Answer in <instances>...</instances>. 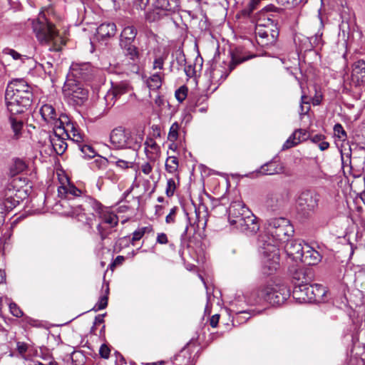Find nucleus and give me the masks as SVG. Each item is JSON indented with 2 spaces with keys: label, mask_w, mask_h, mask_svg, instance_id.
<instances>
[{
  "label": "nucleus",
  "mask_w": 365,
  "mask_h": 365,
  "mask_svg": "<svg viewBox=\"0 0 365 365\" xmlns=\"http://www.w3.org/2000/svg\"><path fill=\"white\" fill-rule=\"evenodd\" d=\"M319 195L311 190H304L299 195L297 201V209L304 215H309L318 207Z\"/></svg>",
  "instance_id": "nucleus-11"
},
{
  "label": "nucleus",
  "mask_w": 365,
  "mask_h": 365,
  "mask_svg": "<svg viewBox=\"0 0 365 365\" xmlns=\"http://www.w3.org/2000/svg\"><path fill=\"white\" fill-rule=\"evenodd\" d=\"M18 180H21V178L18 177L12 179L6 184L0 194L3 197L6 198V200H9L10 207L14 206L16 207L24 197V190L19 188L16 184Z\"/></svg>",
  "instance_id": "nucleus-12"
},
{
  "label": "nucleus",
  "mask_w": 365,
  "mask_h": 365,
  "mask_svg": "<svg viewBox=\"0 0 365 365\" xmlns=\"http://www.w3.org/2000/svg\"><path fill=\"white\" fill-rule=\"evenodd\" d=\"M300 142H302V140L300 138V136L299 135L297 138V141H292V138H289L285 143H284L282 146V150H287L289 149L297 144H299Z\"/></svg>",
  "instance_id": "nucleus-57"
},
{
  "label": "nucleus",
  "mask_w": 365,
  "mask_h": 365,
  "mask_svg": "<svg viewBox=\"0 0 365 365\" xmlns=\"http://www.w3.org/2000/svg\"><path fill=\"white\" fill-rule=\"evenodd\" d=\"M110 348L106 344H103L99 349L100 356L103 359H108L110 356Z\"/></svg>",
  "instance_id": "nucleus-58"
},
{
  "label": "nucleus",
  "mask_w": 365,
  "mask_h": 365,
  "mask_svg": "<svg viewBox=\"0 0 365 365\" xmlns=\"http://www.w3.org/2000/svg\"><path fill=\"white\" fill-rule=\"evenodd\" d=\"M290 297V289L284 284L269 281L252 290L248 301L252 304L267 302L272 305L283 304Z\"/></svg>",
  "instance_id": "nucleus-4"
},
{
  "label": "nucleus",
  "mask_w": 365,
  "mask_h": 365,
  "mask_svg": "<svg viewBox=\"0 0 365 365\" xmlns=\"http://www.w3.org/2000/svg\"><path fill=\"white\" fill-rule=\"evenodd\" d=\"M303 252V257L299 262L306 265H316L322 260V255L319 252L309 245H306L305 247H304Z\"/></svg>",
  "instance_id": "nucleus-21"
},
{
  "label": "nucleus",
  "mask_w": 365,
  "mask_h": 365,
  "mask_svg": "<svg viewBox=\"0 0 365 365\" xmlns=\"http://www.w3.org/2000/svg\"><path fill=\"white\" fill-rule=\"evenodd\" d=\"M61 185L58 187V195L64 198L65 200L60 202L61 205L62 207H66L67 205L69 208L63 212V214L66 215V213L71 210V205L74 203L77 205H80L81 204H77L76 200L71 198L72 197H78L81 195L82 192L81 190L77 188L74 185L71 184L68 179L67 178H65V182H61ZM66 216H68L66 215Z\"/></svg>",
  "instance_id": "nucleus-9"
},
{
  "label": "nucleus",
  "mask_w": 365,
  "mask_h": 365,
  "mask_svg": "<svg viewBox=\"0 0 365 365\" xmlns=\"http://www.w3.org/2000/svg\"><path fill=\"white\" fill-rule=\"evenodd\" d=\"M179 129L180 125L178 124V123L175 122L172 124V125L170 128V130L168 135V139L169 141L174 143L175 140H177L178 138Z\"/></svg>",
  "instance_id": "nucleus-40"
},
{
  "label": "nucleus",
  "mask_w": 365,
  "mask_h": 365,
  "mask_svg": "<svg viewBox=\"0 0 365 365\" xmlns=\"http://www.w3.org/2000/svg\"><path fill=\"white\" fill-rule=\"evenodd\" d=\"M252 57L253 56H245L239 50H236L232 53V59L229 63L222 62L212 66L210 73L211 82L214 84H220L227 78L236 66Z\"/></svg>",
  "instance_id": "nucleus-7"
},
{
  "label": "nucleus",
  "mask_w": 365,
  "mask_h": 365,
  "mask_svg": "<svg viewBox=\"0 0 365 365\" xmlns=\"http://www.w3.org/2000/svg\"><path fill=\"white\" fill-rule=\"evenodd\" d=\"M125 261V257L121 255H118L116 257V258L113 260L112 263L109 265V267L110 269L113 270L114 268H115L117 266L121 265L123 262Z\"/></svg>",
  "instance_id": "nucleus-59"
},
{
  "label": "nucleus",
  "mask_w": 365,
  "mask_h": 365,
  "mask_svg": "<svg viewBox=\"0 0 365 365\" xmlns=\"http://www.w3.org/2000/svg\"><path fill=\"white\" fill-rule=\"evenodd\" d=\"M351 83L355 86L365 83V61L359 60L354 63L351 72Z\"/></svg>",
  "instance_id": "nucleus-19"
},
{
  "label": "nucleus",
  "mask_w": 365,
  "mask_h": 365,
  "mask_svg": "<svg viewBox=\"0 0 365 365\" xmlns=\"http://www.w3.org/2000/svg\"><path fill=\"white\" fill-rule=\"evenodd\" d=\"M334 134L336 137L344 140L346 138V133L344 130L342 125L339 123H336L334 127Z\"/></svg>",
  "instance_id": "nucleus-51"
},
{
  "label": "nucleus",
  "mask_w": 365,
  "mask_h": 365,
  "mask_svg": "<svg viewBox=\"0 0 365 365\" xmlns=\"http://www.w3.org/2000/svg\"><path fill=\"white\" fill-rule=\"evenodd\" d=\"M110 164H114L117 167L121 168V169H128V168L130 167L132 163L129 162V161H126V160H121V159H118L117 161H113V160H110Z\"/></svg>",
  "instance_id": "nucleus-54"
},
{
  "label": "nucleus",
  "mask_w": 365,
  "mask_h": 365,
  "mask_svg": "<svg viewBox=\"0 0 365 365\" xmlns=\"http://www.w3.org/2000/svg\"><path fill=\"white\" fill-rule=\"evenodd\" d=\"M32 24L36 38L42 45L47 46L51 51H59L61 49L65 41L53 24L46 19H38L34 21Z\"/></svg>",
  "instance_id": "nucleus-6"
},
{
  "label": "nucleus",
  "mask_w": 365,
  "mask_h": 365,
  "mask_svg": "<svg viewBox=\"0 0 365 365\" xmlns=\"http://www.w3.org/2000/svg\"><path fill=\"white\" fill-rule=\"evenodd\" d=\"M188 92V88L185 86H180L175 93L176 99L182 103L187 97Z\"/></svg>",
  "instance_id": "nucleus-46"
},
{
  "label": "nucleus",
  "mask_w": 365,
  "mask_h": 365,
  "mask_svg": "<svg viewBox=\"0 0 365 365\" xmlns=\"http://www.w3.org/2000/svg\"><path fill=\"white\" fill-rule=\"evenodd\" d=\"M40 114L43 120L53 127V129L61 130V125L68 120L66 115L61 114L58 116L55 108L51 104H43L40 108Z\"/></svg>",
  "instance_id": "nucleus-10"
},
{
  "label": "nucleus",
  "mask_w": 365,
  "mask_h": 365,
  "mask_svg": "<svg viewBox=\"0 0 365 365\" xmlns=\"http://www.w3.org/2000/svg\"><path fill=\"white\" fill-rule=\"evenodd\" d=\"M33 88L24 79L10 81L5 91V103L11 115L24 113L32 104Z\"/></svg>",
  "instance_id": "nucleus-3"
},
{
  "label": "nucleus",
  "mask_w": 365,
  "mask_h": 365,
  "mask_svg": "<svg viewBox=\"0 0 365 365\" xmlns=\"http://www.w3.org/2000/svg\"><path fill=\"white\" fill-rule=\"evenodd\" d=\"M307 244H302L297 240H287L285 242L284 251L287 256L295 262H299L303 257L304 247Z\"/></svg>",
  "instance_id": "nucleus-15"
},
{
  "label": "nucleus",
  "mask_w": 365,
  "mask_h": 365,
  "mask_svg": "<svg viewBox=\"0 0 365 365\" xmlns=\"http://www.w3.org/2000/svg\"><path fill=\"white\" fill-rule=\"evenodd\" d=\"M4 53L10 55L14 60L19 59L21 56L20 53L11 48H4L3 51Z\"/></svg>",
  "instance_id": "nucleus-60"
},
{
  "label": "nucleus",
  "mask_w": 365,
  "mask_h": 365,
  "mask_svg": "<svg viewBox=\"0 0 365 365\" xmlns=\"http://www.w3.org/2000/svg\"><path fill=\"white\" fill-rule=\"evenodd\" d=\"M262 22L257 24L256 29H255V33L259 36V38H260L262 39V43H264L263 41L264 39H266L267 40L266 42H268L269 36H268V28L263 27L264 24H262Z\"/></svg>",
  "instance_id": "nucleus-38"
},
{
  "label": "nucleus",
  "mask_w": 365,
  "mask_h": 365,
  "mask_svg": "<svg viewBox=\"0 0 365 365\" xmlns=\"http://www.w3.org/2000/svg\"><path fill=\"white\" fill-rule=\"evenodd\" d=\"M259 1L260 0H251L247 6L240 11V15L243 17H249Z\"/></svg>",
  "instance_id": "nucleus-43"
},
{
  "label": "nucleus",
  "mask_w": 365,
  "mask_h": 365,
  "mask_svg": "<svg viewBox=\"0 0 365 365\" xmlns=\"http://www.w3.org/2000/svg\"><path fill=\"white\" fill-rule=\"evenodd\" d=\"M66 138L62 131L53 129V135L50 136V142L57 155H62L67 149Z\"/></svg>",
  "instance_id": "nucleus-17"
},
{
  "label": "nucleus",
  "mask_w": 365,
  "mask_h": 365,
  "mask_svg": "<svg viewBox=\"0 0 365 365\" xmlns=\"http://www.w3.org/2000/svg\"><path fill=\"white\" fill-rule=\"evenodd\" d=\"M125 128L121 126L114 128L110 135L111 144L118 149L123 148V138L125 136Z\"/></svg>",
  "instance_id": "nucleus-24"
},
{
  "label": "nucleus",
  "mask_w": 365,
  "mask_h": 365,
  "mask_svg": "<svg viewBox=\"0 0 365 365\" xmlns=\"http://www.w3.org/2000/svg\"><path fill=\"white\" fill-rule=\"evenodd\" d=\"M66 123L61 125V130L63 135L66 138H70L72 140L81 143L83 141V135L80 130L76 126L75 123L71 122L68 118L66 120Z\"/></svg>",
  "instance_id": "nucleus-20"
},
{
  "label": "nucleus",
  "mask_w": 365,
  "mask_h": 365,
  "mask_svg": "<svg viewBox=\"0 0 365 365\" xmlns=\"http://www.w3.org/2000/svg\"><path fill=\"white\" fill-rule=\"evenodd\" d=\"M98 234L100 235L101 239L104 240L108 235L109 232H106L105 228L103 227L101 223H99L97 226Z\"/></svg>",
  "instance_id": "nucleus-62"
},
{
  "label": "nucleus",
  "mask_w": 365,
  "mask_h": 365,
  "mask_svg": "<svg viewBox=\"0 0 365 365\" xmlns=\"http://www.w3.org/2000/svg\"><path fill=\"white\" fill-rule=\"evenodd\" d=\"M277 2L287 8H291L299 5L302 2H305L306 0H276Z\"/></svg>",
  "instance_id": "nucleus-49"
},
{
  "label": "nucleus",
  "mask_w": 365,
  "mask_h": 365,
  "mask_svg": "<svg viewBox=\"0 0 365 365\" xmlns=\"http://www.w3.org/2000/svg\"><path fill=\"white\" fill-rule=\"evenodd\" d=\"M310 279L311 278L308 276L307 271L303 268L296 269L292 274L294 287H295V285H299L301 283H307L310 280Z\"/></svg>",
  "instance_id": "nucleus-32"
},
{
  "label": "nucleus",
  "mask_w": 365,
  "mask_h": 365,
  "mask_svg": "<svg viewBox=\"0 0 365 365\" xmlns=\"http://www.w3.org/2000/svg\"><path fill=\"white\" fill-rule=\"evenodd\" d=\"M93 167L99 170L105 169L108 163H110L108 159L105 158H101L93 161Z\"/></svg>",
  "instance_id": "nucleus-53"
},
{
  "label": "nucleus",
  "mask_w": 365,
  "mask_h": 365,
  "mask_svg": "<svg viewBox=\"0 0 365 365\" xmlns=\"http://www.w3.org/2000/svg\"><path fill=\"white\" fill-rule=\"evenodd\" d=\"M156 242L160 245H165L168 243V240L166 234L162 232L158 233L156 239Z\"/></svg>",
  "instance_id": "nucleus-64"
},
{
  "label": "nucleus",
  "mask_w": 365,
  "mask_h": 365,
  "mask_svg": "<svg viewBox=\"0 0 365 365\" xmlns=\"http://www.w3.org/2000/svg\"><path fill=\"white\" fill-rule=\"evenodd\" d=\"M166 172L175 175L178 180H179V160L175 156H169L165 160V165Z\"/></svg>",
  "instance_id": "nucleus-28"
},
{
  "label": "nucleus",
  "mask_w": 365,
  "mask_h": 365,
  "mask_svg": "<svg viewBox=\"0 0 365 365\" xmlns=\"http://www.w3.org/2000/svg\"><path fill=\"white\" fill-rule=\"evenodd\" d=\"M9 204L10 202L9 200H6V198L3 197V196L0 195V216H2L3 220L4 215L15 208L14 206L10 207Z\"/></svg>",
  "instance_id": "nucleus-39"
},
{
  "label": "nucleus",
  "mask_w": 365,
  "mask_h": 365,
  "mask_svg": "<svg viewBox=\"0 0 365 365\" xmlns=\"http://www.w3.org/2000/svg\"><path fill=\"white\" fill-rule=\"evenodd\" d=\"M227 212L228 221L234 228L247 235H253L259 230L257 217L242 202H232Z\"/></svg>",
  "instance_id": "nucleus-5"
},
{
  "label": "nucleus",
  "mask_w": 365,
  "mask_h": 365,
  "mask_svg": "<svg viewBox=\"0 0 365 365\" xmlns=\"http://www.w3.org/2000/svg\"><path fill=\"white\" fill-rule=\"evenodd\" d=\"M176 183L173 178H169L167 180L165 194L168 197L173 196L176 190Z\"/></svg>",
  "instance_id": "nucleus-45"
},
{
  "label": "nucleus",
  "mask_w": 365,
  "mask_h": 365,
  "mask_svg": "<svg viewBox=\"0 0 365 365\" xmlns=\"http://www.w3.org/2000/svg\"><path fill=\"white\" fill-rule=\"evenodd\" d=\"M9 310L11 314L16 317H21L24 314L20 307L14 302H10L9 304Z\"/></svg>",
  "instance_id": "nucleus-50"
},
{
  "label": "nucleus",
  "mask_w": 365,
  "mask_h": 365,
  "mask_svg": "<svg viewBox=\"0 0 365 365\" xmlns=\"http://www.w3.org/2000/svg\"><path fill=\"white\" fill-rule=\"evenodd\" d=\"M310 287L311 284L308 282L295 285L292 292L293 298L299 303L309 302Z\"/></svg>",
  "instance_id": "nucleus-22"
},
{
  "label": "nucleus",
  "mask_w": 365,
  "mask_h": 365,
  "mask_svg": "<svg viewBox=\"0 0 365 365\" xmlns=\"http://www.w3.org/2000/svg\"><path fill=\"white\" fill-rule=\"evenodd\" d=\"M91 210L95 211L102 222L109 225L110 227L118 225V217L113 212L106 210L100 202L90 197H85L80 205L73 203L71 205V210L67 212L66 215L76 219L86 227L88 231H91L93 229V221L96 219L93 213L87 212Z\"/></svg>",
  "instance_id": "nucleus-2"
},
{
  "label": "nucleus",
  "mask_w": 365,
  "mask_h": 365,
  "mask_svg": "<svg viewBox=\"0 0 365 365\" xmlns=\"http://www.w3.org/2000/svg\"><path fill=\"white\" fill-rule=\"evenodd\" d=\"M274 16L267 11H261L258 14V18L257 19V24L262 22L263 27L269 28L274 27L277 26L276 20L273 19Z\"/></svg>",
  "instance_id": "nucleus-30"
},
{
  "label": "nucleus",
  "mask_w": 365,
  "mask_h": 365,
  "mask_svg": "<svg viewBox=\"0 0 365 365\" xmlns=\"http://www.w3.org/2000/svg\"><path fill=\"white\" fill-rule=\"evenodd\" d=\"M279 35V31L277 28V26H274V27H269L268 28V42H264L265 44H272L275 42L277 36Z\"/></svg>",
  "instance_id": "nucleus-47"
},
{
  "label": "nucleus",
  "mask_w": 365,
  "mask_h": 365,
  "mask_svg": "<svg viewBox=\"0 0 365 365\" xmlns=\"http://www.w3.org/2000/svg\"><path fill=\"white\" fill-rule=\"evenodd\" d=\"M163 76L160 72L153 74L147 81L148 86L153 90L160 88Z\"/></svg>",
  "instance_id": "nucleus-34"
},
{
  "label": "nucleus",
  "mask_w": 365,
  "mask_h": 365,
  "mask_svg": "<svg viewBox=\"0 0 365 365\" xmlns=\"http://www.w3.org/2000/svg\"><path fill=\"white\" fill-rule=\"evenodd\" d=\"M137 35V29L133 26L125 27L120 36V43H134Z\"/></svg>",
  "instance_id": "nucleus-27"
},
{
  "label": "nucleus",
  "mask_w": 365,
  "mask_h": 365,
  "mask_svg": "<svg viewBox=\"0 0 365 365\" xmlns=\"http://www.w3.org/2000/svg\"><path fill=\"white\" fill-rule=\"evenodd\" d=\"M178 210V207H174L170 210V213L165 217L166 223L173 224L175 222V218Z\"/></svg>",
  "instance_id": "nucleus-55"
},
{
  "label": "nucleus",
  "mask_w": 365,
  "mask_h": 365,
  "mask_svg": "<svg viewBox=\"0 0 365 365\" xmlns=\"http://www.w3.org/2000/svg\"><path fill=\"white\" fill-rule=\"evenodd\" d=\"M9 122L11 124V127L14 133V137L16 138H19L21 135V131L23 128V122L20 120H17L16 118L11 116L9 118Z\"/></svg>",
  "instance_id": "nucleus-36"
},
{
  "label": "nucleus",
  "mask_w": 365,
  "mask_h": 365,
  "mask_svg": "<svg viewBox=\"0 0 365 365\" xmlns=\"http://www.w3.org/2000/svg\"><path fill=\"white\" fill-rule=\"evenodd\" d=\"M40 66L42 68L43 71L46 74H47L51 78L53 77L55 73V69L51 62L46 61L44 63H41Z\"/></svg>",
  "instance_id": "nucleus-48"
},
{
  "label": "nucleus",
  "mask_w": 365,
  "mask_h": 365,
  "mask_svg": "<svg viewBox=\"0 0 365 365\" xmlns=\"http://www.w3.org/2000/svg\"><path fill=\"white\" fill-rule=\"evenodd\" d=\"M294 227L289 220L284 217L272 218L267 221L265 233L260 235L259 242L262 254L265 257L264 266L268 274L276 271L279 265V246L287 242L294 234Z\"/></svg>",
  "instance_id": "nucleus-1"
},
{
  "label": "nucleus",
  "mask_w": 365,
  "mask_h": 365,
  "mask_svg": "<svg viewBox=\"0 0 365 365\" xmlns=\"http://www.w3.org/2000/svg\"><path fill=\"white\" fill-rule=\"evenodd\" d=\"M111 93L115 99L129 91V86L125 82H120L112 84Z\"/></svg>",
  "instance_id": "nucleus-33"
},
{
  "label": "nucleus",
  "mask_w": 365,
  "mask_h": 365,
  "mask_svg": "<svg viewBox=\"0 0 365 365\" xmlns=\"http://www.w3.org/2000/svg\"><path fill=\"white\" fill-rule=\"evenodd\" d=\"M152 232L153 227L151 226L138 228L133 233V237L130 240L131 245H135V242L140 240L145 233H150Z\"/></svg>",
  "instance_id": "nucleus-35"
},
{
  "label": "nucleus",
  "mask_w": 365,
  "mask_h": 365,
  "mask_svg": "<svg viewBox=\"0 0 365 365\" xmlns=\"http://www.w3.org/2000/svg\"><path fill=\"white\" fill-rule=\"evenodd\" d=\"M116 26L113 22H104L97 29V34L101 38H110L116 33Z\"/></svg>",
  "instance_id": "nucleus-25"
},
{
  "label": "nucleus",
  "mask_w": 365,
  "mask_h": 365,
  "mask_svg": "<svg viewBox=\"0 0 365 365\" xmlns=\"http://www.w3.org/2000/svg\"><path fill=\"white\" fill-rule=\"evenodd\" d=\"M289 199L288 192H274L267 197L266 205L271 210L275 211L283 207Z\"/></svg>",
  "instance_id": "nucleus-16"
},
{
  "label": "nucleus",
  "mask_w": 365,
  "mask_h": 365,
  "mask_svg": "<svg viewBox=\"0 0 365 365\" xmlns=\"http://www.w3.org/2000/svg\"><path fill=\"white\" fill-rule=\"evenodd\" d=\"M163 16L162 11L160 8L148 11L146 14V19L149 22H154L159 20Z\"/></svg>",
  "instance_id": "nucleus-42"
},
{
  "label": "nucleus",
  "mask_w": 365,
  "mask_h": 365,
  "mask_svg": "<svg viewBox=\"0 0 365 365\" xmlns=\"http://www.w3.org/2000/svg\"><path fill=\"white\" fill-rule=\"evenodd\" d=\"M71 72L76 78L89 81L93 76V68L90 63H76L71 66Z\"/></svg>",
  "instance_id": "nucleus-18"
},
{
  "label": "nucleus",
  "mask_w": 365,
  "mask_h": 365,
  "mask_svg": "<svg viewBox=\"0 0 365 365\" xmlns=\"http://www.w3.org/2000/svg\"><path fill=\"white\" fill-rule=\"evenodd\" d=\"M26 168L27 165L26 162L22 159L16 158L14 160L11 165L9 173L12 177H15L26 170Z\"/></svg>",
  "instance_id": "nucleus-31"
},
{
  "label": "nucleus",
  "mask_w": 365,
  "mask_h": 365,
  "mask_svg": "<svg viewBox=\"0 0 365 365\" xmlns=\"http://www.w3.org/2000/svg\"><path fill=\"white\" fill-rule=\"evenodd\" d=\"M165 58L166 57L163 56H156L153 63V68L162 70Z\"/></svg>",
  "instance_id": "nucleus-52"
},
{
  "label": "nucleus",
  "mask_w": 365,
  "mask_h": 365,
  "mask_svg": "<svg viewBox=\"0 0 365 365\" xmlns=\"http://www.w3.org/2000/svg\"><path fill=\"white\" fill-rule=\"evenodd\" d=\"M145 152L148 158L155 162L160 155V147L154 139L148 138L145 142Z\"/></svg>",
  "instance_id": "nucleus-23"
},
{
  "label": "nucleus",
  "mask_w": 365,
  "mask_h": 365,
  "mask_svg": "<svg viewBox=\"0 0 365 365\" xmlns=\"http://www.w3.org/2000/svg\"><path fill=\"white\" fill-rule=\"evenodd\" d=\"M144 133L137 128H125L123 138V148H129L135 150H138L143 140Z\"/></svg>",
  "instance_id": "nucleus-13"
},
{
  "label": "nucleus",
  "mask_w": 365,
  "mask_h": 365,
  "mask_svg": "<svg viewBox=\"0 0 365 365\" xmlns=\"http://www.w3.org/2000/svg\"><path fill=\"white\" fill-rule=\"evenodd\" d=\"M120 46L125 56L130 61V71L135 73H138L139 71L138 63L140 60V53L138 47L134 43H120Z\"/></svg>",
  "instance_id": "nucleus-14"
},
{
  "label": "nucleus",
  "mask_w": 365,
  "mask_h": 365,
  "mask_svg": "<svg viewBox=\"0 0 365 365\" xmlns=\"http://www.w3.org/2000/svg\"><path fill=\"white\" fill-rule=\"evenodd\" d=\"M305 96H302V103L300 105V110H299V115L301 116L307 114L309 110H310V105L308 102L304 101V99L305 98Z\"/></svg>",
  "instance_id": "nucleus-56"
},
{
  "label": "nucleus",
  "mask_w": 365,
  "mask_h": 365,
  "mask_svg": "<svg viewBox=\"0 0 365 365\" xmlns=\"http://www.w3.org/2000/svg\"><path fill=\"white\" fill-rule=\"evenodd\" d=\"M309 294V302H320L326 294V289L321 284H311Z\"/></svg>",
  "instance_id": "nucleus-26"
},
{
  "label": "nucleus",
  "mask_w": 365,
  "mask_h": 365,
  "mask_svg": "<svg viewBox=\"0 0 365 365\" xmlns=\"http://www.w3.org/2000/svg\"><path fill=\"white\" fill-rule=\"evenodd\" d=\"M81 150L83 153L88 155L89 157H92L94 155L95 152L93 148L88 145H84L81 148Z\"/></svg>",
  "instance_id": "nucleus-61"
},
{
  "label": "nucleus",
  "mask_w": 365,
  "mask_h": 365,
  "mask_svg": "<svg viewBox=\"0 0 365 365\" xmlns=\"http://www.w3.org/2000/svg\"><path fill=\"white\" fill-rule=\"evenodd\" d=\"M109 292L108 285H106V294L101 297L99 301L95 305L93 309L98 311L105 309L108 305V294Z\"/></svg>",
  "instance_id": "nucleus-41"
},
{
  "label": "nucleus",
  "mask_w": 365,
  "mask_h": 365,
  "mask_svg": "<svg viewBox=\"0 0 365 365\" xmlns=\"http://www.w3.org/2000/svg\"><path fill=\"white\" fill-rule=\"evenodd\" d=\"M280 170L275 163L270 162L262 166L260 172L264 175H274L279 173Z\"/></svg>",
  "instance_id": "nucleus-37"
},
{
  "label": "nucleus",
  "mask_w": 365,
  "mask_h": 365,
  "mask_svg": "<svg viewBox=\"0 0 365 365\" xmlns=\"http://www.w3.org/2000/svg\"><path fill=\"white\" fill-rule=\"evenodd\" d=\"M29 347V344L25 342L17 341L16 343V350L18 353L23 359L26 360L28 359V356L26 355V353L27 352Z\"/></svg>",
  "instance_id": "nucleus-44"
},
{
  "label": "nucleus",
  "mask_w": 365,
  "mask_h": 365,
  "mask_svg": "<svg viewBox=\"0 0 365 365\" xmlns=\"http://www.w3.org/2000/svg\"><path fill=\"white\" fill-rule=\"evenodd\" d=\"M64 98L69 103L76 106L83 105L87 100L88 91L83 85L72 79L66 81L63 87Z\"/></svg>",
  "instance_id": "nucleus-8"
},
{
  "label": "nucleus",
  "mask_w": 365,
  "mask_h": 365,
  "mask_svg": "<svg viewBox=\"0 0 365 365\" xmlns=\"http://www.w3.org/2000/svg\"><path fill=\"white\" fill-rule=\"evenodd\" d=\"M322 34H316L315 36L310 38V43L314 46H319L322 44Z\"/></svg>",
  "instance_id": "nucleus-63"
},
{
  "label": "nucleus",
  "mask_w": 365,
  "mask_h": 365,
  "mask_svg": "<svg viewBox=\"0 0 365 365\" xmlns=\"http://www.w3.org/2000/svg\"><path fill=\"white\" fill-rule=\"evenodd\" d=\"M179 7L178 0H162L159 6L162 12L165 11L169 14L175 13L179 10Z\"/></svg>",
  "instance_id": "nucleus-29"
}]
</instances>
